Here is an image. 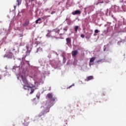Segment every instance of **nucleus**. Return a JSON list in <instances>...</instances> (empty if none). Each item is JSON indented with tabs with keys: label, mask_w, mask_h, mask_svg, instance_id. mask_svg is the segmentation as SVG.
Returning a JSON list of instances; mask_svg holds the SVG:
<instances>
[{
	"label": "nucleus",
	"mask_w": 126,
	"mask_h": 126,
	"mask_svg": "<svg viewBox=\"0 0 126 126\" xmlns=\"http://www.w3.org/2000/svg\"><path fill=\"white\" fill-rule=\"evenodd\" d=\"M12 70L15 73L17 79L19 80H20L23 86V88H24L25 90H27V89L29 91L31 90V92H30V94H33L34 90H36V86H39L40 84H43V83H44V81H40L38 79H36L34 80L35 85L29 84L27 79H26V77L25 76V71L23 69H20L19 65L14 66L13 67Z\"/></svg>",
	"instance_id": "obj_1"
},
{
	"label": "nucleus",
	"mask_w": 126,
	"mask_h": 126,
	"mask_svg": "<svg viewBox=\"0 0 126 126\" xmlns=\"http://www.w3.org/2000/svg\"><path fill=\"white\" fill-rule=\"evenodd\" d=\"M47 97L49 99H50L51 101L48 100L44 106L41 107V109L42 110L43 112L40 113L38 116H36L34 118V121L42 120L41 117L46 115L47 113H49V112H50V108L53 106V103H54V101L56 100V98L55 97H53V94H47Z\"/></svg>",
	"instance_id": "obj_2"
},
{
	"label": "nucleus",
	"mask_w": 126,
	"mask_h": 126,
	"mask_svg": "<svg viewBox=\"0 0 126 126\" xmlns=\"http://www.w3.org/2000/svg\"><path fill=\"white\" fill-rule=\"evenodd\" d=\"M12 51H15V49H11L9 51L7 52L3 56V58H7V59H11L13 57V52Z\"/></svg>",
	"instance_id": "obj_3"
},
{
	"label": "nucleus",
	"mask_w": 126,
	"mask_h": 126,
	"mask_svg": "<svg viewBox=\"0 0 126 126\" xmlns=\"http://www.w3.org/2000/svg\"><path fill=\"white\" fill-rule=\"evenodd\" d=\"M5 70L4 71H0V79H1L2 76H5V74L6 73V70L7 69V65L5 67Z\"/></svg>",
	"instance_id": "obj_4"
},
{
	"label": "nucleus",
	"mask_w": 126,
	"mask_h": 126,
	"mask_svg": "<svg viewBox=\"0 0 126 126\" xmlns=\"http://www.w3.org/2000/svg\"><path fill=\"white\" fill-rule=\"evenodd\" d=\"M94 61H95V58L94 57H93L90 59V63H89L90 66H91V65H93V64H94Z\"/></svg>",
	"instance_id": "obj_5"
},
{
	"label": "nucleus",
	"mask_w": 126,
	"mask_h": 126,
	"mask_svg": "<svg viewBox=\"0 0 126 126\" xmlns=\"http://www.w3.org/2000/svg\"><path fill=\"white\" fill-rule=\"evenodd\" d=\"M37 2V0H29V3L28 2H27L26 4L27 6H28V5H31L32 4V2Z\"/></svg>",
	"instance_id": "obj_6"
},
{
	"label": "nucleus",
	"mask_w": 126,
	"mask_h": 126,
	"mask_svg": "<svg viewBox=\"0 0 126 126\" xmlns=\"http://www.w3.org/2000/svg\"><path fill=\"white\" fill-rule=\"evenodd\" d=\"M29 118H27L25 119L24 122L23 123L24 126H28V125H29V122H28Z\"/></svg>",
	"instance_id": "obj_7"
},
{
	"label": "nucleus",
	"mask_w": 126,
	"mask_h": 126,
	"mask_svg": "<svg viewBox=\"0 0 126 126\" xmlns=\"http://www.w3.org/2000/svg\"><path fill=\"white\" fill-rule=\"evenodd\" d=\"M80 13H81V12L78 10H77L73 12L72 14H73V15H76V14H80Z\"/></svg>",
	"instance_id": "obj_8"
},
{
	"label": "nucleus",
	"mask_w": 126,
	"mask_h": 126,
	"mask_svg": "<svg viewBox=\"0 0 126 126\" xmlns=\"http://www.w3.org/2000/svg\"><path fill=\"white\" fill-rule=\"evenodd\" d=\"M92 79H94V78L93 77V76H90L87 78V79H85L86 81H89V80H91Z\"/></svg>",
	"instance_id": "obj_9"
},
{
	"label": "nucleus",
	"mask_w": 126,
	"mask_h": 126,
	"mask_svg": "<svg viewBox=\"0 0 126 126\" xmlns=\"http://www.w3.org/2000/svg\"><path fill=\"white\" fill-rule=\"evenodd\" d=\"M42 52H43V48H41V47H39L37 49V51L36 53H39V54H40V53H42Z\"/></svg>",
	"instance_id": "obj_10"
},
{
	"label": "nucleus",
	"mask_w": 126,
	"mask_h": 126,
	"mask_svg": "<svg viewBox=\"0 0 126 126\" xmlns=\"http://www.w3.org/2000/svg\"><path fill=\"white\" fill-rule=\"evenodd\" d=\"M73 57H76V55L78 54V51L77 50H75L74 51L72 52Z\"/></svg>",
	"instance_id": "obj_11"
},
{
	"label": "nucleus",
	"mask_w": 126,
	"mask_h": 126,
	"mask_svg": "<svg viewBox=\"0 0 126 126\" xmlns=\"http://www.w3.org/2000/svg\"><path fill=\"white\" fill-rule=\"evenodd\" d=\"M29 25V20H26L25 23L23 24V26L24 27H26V26H28Z\"/></svg>",
	"instance_id": "obj_12"
},
{
	"label": "nucleus",
	"mask_w": 126,
	"mask_h": 126,
	"mask_svg": "<svg viewBox=\"0 0 126 126\" xmlns=\"http://www.w3.org/2000/svg\"><path fill=\"white\" fill-rule=\"evenodd\" d=\"M41 21H42V19L41 18H39L37 20H36L35 21V23H36V24H38V23L39 24H40Z\"/></svg>",
	"instance_id": "obj_13"
},
{
	"label": "nucleus",
	"mask_w": 126,
	"mask_h": 126,
	"mask_svg": "<svg viewBox=\"0 0 126 126\" xmlns=\"http://www.w3.org/2000/svg\"><path fill=\"white\" fill-rule=\"evenodd\" d=\"M21 1H22V0H17L16 2L17 3L18 6H19L21 4Z\"/></svg>",
	"instance_id": "obj_14"
},
{
	"label": "nucleus",
	"mask_w": 126,
	"mask_h": 126,
	"mask_svg": "<svg viewBox=\"0 0 126 126\" xmlns=\"http://www.w3.org/2000/svg\"><path fill=\"white\" fill-rule=\"evenodd\" d=\"M66 43H67L66 44L67 45H68V44H70V42H71L70 38H67L66 39Z\"/></svg>",
	"instance_id": "obj_15"
},
{
	"label": "nucleus",
	"mask_w": 126,
	"mask_h": 126,
	"mask_svg": "<svg viewBox=\"0 0 126 126\" xmlns=\"http://www.w3.org/2000/svg\"><path fill=\"white\" fill-rule=\"evenodd\" d=\"M99 3H104V0H98V1L96 3V5H98Z\"/></svg>",
	"instance_id": "obj_16"
},
{
	"label": "nucleus",
	"mask_w": 126,
	"mask_h": 126,
	"mask_svg": "<svg viewBox=\"0 0 126 126\" xmlns=\"http://www.w3.org/2000/svg\"><path fill=\"white\" fill-rule=\"evenodd\" d=\"M56 34L57 35V36H58V38H61V37L60 36H61V33H60V32H56Z\"/></svg>",
	"instance_id": "obj_17"
},
{
	"label": "nucleus",
	"mask_w": 126,
	"mask_h": 126,
	"mask_svg": "<svg viewBox=\"0 0 126 126\" xmlns=\"http://www.w3.org/2000/svg\"><path fill=\"white\" fill-rule=\"evenodd\" d=\"M78 28H79L78 26H76L74 27V29H75V32H77V30H78Z\"/></svg>",
	"instance_id": "obj_18"
},
{
	"label": "nucleus",
	"mask_w": 126,
	"mask_h": 126,
	"mask_svg": "<svg viewBox=\"0 0 126 126\" xmlns=\"http://www.w3.org/2000/svg\"><path fill=\"white\" fill-rule=\"evenodd\" d=\"M47 18H48V16H44L42 17V19H43V20H46Z\"/></svg>",
	"instance_id": "obj_19"
},
{
	"label": "nucleus",
	"mask_w": 126,
	"mask_h": 126,
	"mask_svg": "<svg viewBox=\"0 0 126 126\" xmlns=\"http://www.w3.org/2000/svg\"><path fill=\"white\" fill-rule=\"evenodd\" d=\"M36 97L37 98V99H39L40 98V93H38L36 94Z\"/></svg>",
	"instance_id": "obj_20"
},
{
	"label": "nucleus",
	"mask_w": 126,
	"mask_h": 126,
	"mask_svg": "<svg viewBox=\"0 0 126 126\" xmlns=\"http://www.w3.org/2000/svg\"><path fill=\"white\" fill-rule=\"evenodd\" d=\"M7 42V39H5V40H3L2 44H6V42Z\"/></svg>",
	"instance_id": "obj_21"
},
{
	"label": "nucleus",
	"mask_w": 126,
	"mask_h": 126,
	"mask_svg": "<svg viewBox=\"0 0 126 126\" xmlns=\"http://www.w3.org/2000/svg\"><path fill=\"white\" fill-rule=\"evenodd\" d=\"M103 1H104V2H105V3H109V0H103Z\"/></svg>",
	"instance_id": "obj_22"
},
{
	"label": "nucleus",
	"mask_w": 126,
	"mask_h": 126,
	"mask_svg": "<svg viewBox=\"0 0 126 126\" xmlns=\"http://www.w3.org/2000/svg\"><path fill=\"white\" fill-rule=\"evenodd\" d=\"M46 36H47V37H51V35H50V32H49V33H48L46 35Z\"/></svg>",
	"instance_id": "obj_23"
},
{
	"label": "nucleus",
	"mask_w": 126,
	"mask_h": 126,
	"mask_svg": "<svg viewBox=\"0 0 126 126\" xmlns=\"http://www.w3.org/2000/svg\"><path fill=\"white\" fill-rule=\"evenodd\" d=\"M54 13H56V11H54L51 12V14H54Z\"/></svg>",
	"instance_id": "obj_24"
},
{
	"label": "nucleus",
	"mask_w": 126,
	"mask_h": 126,
	"mask_svg": "<svg viewBox=\"0 0 126 126\" xmlns=\"http://www.w3.org/2000/svg\"><path fill=\"white\" fill-rule=\"evenodd\" d=\"M81 37L82 38H84V37H85L84 34H81Z\"/></svg>",
	"instance_id": "obj_25"
},
{
	"label": "nucleus",
	"mask_w": 126,
	"mask_h": 126,
	"mask_svg": "<svg viewBox=\"0 0 126 126\" xmlns=\"http://www.w3.org/2000/svg\"><path fill=\"white\" fill-rule=\"evenodd\" d=\"M100 62H102V60H100L97 61V63H100Z\"/></svg>",
	"instance_id": "obj_26"
},
{
	"label": "nucleus",
	"mask_w": 126,
	"mask_h": 126,
	"mask_svg": "<svg viewBox=\"0 0 126 126\" xmlns=\"http://www.w3.org/2000/svg\"><path fill=\"white\" fill-rule=\"evenodd\" d=\"M29 48V47L28 46H26V49H27V51H28Z\"/></svg>",
	"instance_id": "obj_27"
},
{
	"label": "nucleus",
	"mask_w": 126,
	"mask_h": 126,
	"mask_svg": "<svg viewBox=\"0 0 126 126\" xmlns=\"http://www.w3.org/2000/svg\"><path fill=\"white\" fill-rule=\"evenodd\" d=\"M94 32H99V31H98V30H95L94 31Z\"/></svg>",
	"instance_id": "obj_28"
},
{
	"label": "nucleus",
	"mask_w": 126,
	"mask_h": 126,
	"mask_svg": "<svg viewBox=\"0 0 126 126\" xmlns=\"http://www.w3.org/2000/svg\"><path fill=\"white\" fill-rule=\"evenodd\" d=\"M63 62H65V59L64 58H63Z\"/></svg>",
	"instance_id": "obj_29"
},
{
	"label": "nucleus",
	"mask_w": 126,
	"mask_h": 126,
	"mask_svg": "<svg viewBox=\"0 0 126 126\" xmlns=\"http://www.w3.org/2000/svg\"><path fill=\"white\" fill-rule=\"evenodd\" d=\"M19 37H22V34H20L19 35Z\"/></svg>",
	"instance_id": "obj_30"
},
{
	"label": "nucleus",
	"mask_w": 126,
	"mask_h": 126,
	"mask_svg": "<svg viewBox=\"0 0 126 126\" xmlns=\"http://www.w3.org/2000/svg\"><path fill=\"white\" fill-rule=\"evenodd\" d=\"M104 51H106V48H104V50H103Z\"/></svg>",
	"instance_id": "obj_31"
},
{
	"label": "nucleus",
	"mask_w": 126,
	"mask_h": 126,
	"mask_svg": "<svg viewBox=\"0 0 126 126\" xmlns=\"http://www.w3.org/2000/svg\"><path fill=\"white\" fill-rule=\"evenodd\" d=\"M48 17H51V15L47 16Z\"/></svg>",
	"instance_id": "obj_32"
},
{
	"label": "nucleus",
	"mask_w": 126,
	"mask_h": 126,
	"mask_svg": "<svg viewBox=\"0 0 126 126\" xmlns=\"http://www.w3.org/2000/svg\"><path fill=\"white\" fill-rule=\"evenodd\" d=\"M2 23V22L0 21V24H1Z\"/></svg>",
	"instance_id": "obj_33"
},
{
	"label": "nucleus",
	"mask_w": 126,
	"mask_h": 126,
	"mask_svg": "<svg viewBox=\"0 0 126 126\" xmlns=\"http://www.w3.org/2000/svg\"><path fill=\"white\" fill-rule=\"evenodd\" d=\"M125 41H122L121 43H124Z\"/></svg>",
	"instance_id": "obj_34"
},
{
	"label": "nucleus",
	"mask_w": 126,
	"mask_h": 126,
	"mask_svg": "<svg viewBox=\"0 0 126 126\" xmlns=\"http://www.w3.org/2000/svg\"><path fill=\"white\" fill-rule=\"evenodd\" d=\"M14 8H15V7H16V6H14Z\"/></svg>",
	"instance_id": "obj_35"
},
{
	"label": "nucleus",
	"mask_w": 126,
	"mask_h": 126,
	"mask_svg": "<svg viewBox=\"0 0 126 126\" xmlns=\"http://www.w3.org/2000/svg\"><path fill=\"white\" fill-rule=\"evenodd\" d=\"M118 44H120V41H119V42H118Z\"/></svg>",
	"instance_id": "obj_36"
},
{
	"label": "nucleus",
	"mask_w": 126,
	"mask_h": 126,
	"mask_svg": "<svg viewBox=\"0 0 126 126\" xmlns=\"http://www.w3.org/2000/svg\"><path fill=\"white\" fill-rule=\"evenodd\" d=\"M28 64H29H29H30L29 62L28 63Z\"/></svg>",
	"instance_id": "obj_37"
},
{
	"label": "nucleus",
	"mask_w": 126,
	"mask_h": 126,
	"mask_svg": "<svg viewBox=\"0 0 126 126\" xmlns=\"http://www.w3.org/2000/svg\"><path fill=\"white\" fill-rule=\"evenodd\" d=\"M71 86H70L69 87V88H70V87H71Z\"/></svg>",
	"instance_id": "obj_38"
},
{
	"label": "nucleus",
	"mask_w": 126,
	"mask_h": 126,
	"mask_svg": "<svg viewBox=\"0 0 126 126\" xmlns=\"http://www.w3.org/2000/svg\"><path fill=\"white\" fill-rule=\"evenodd\" d=\"M21 46H23V45H22V44H21Z\"/></svg>",
	"instance_id": "obj_39"
},
{
	"label": "nucleus",
	"mask_w": 126,
	"mask_h": 126,
	"mask_svg": "<svg viewBox=\"0 0 126 126\" xmlns=\"http://www.w3.org/2000/svg\"><path fill=\"white\" fill-rule=\"evenodd\" d=\"M20 63H21V61H20Z\"/></svg>",
	"instance_id": "obj_40"
},
{
	"label": "nucleus",
	"mask_w": 126,
	"mask_h": 126,
	"mask_svg": "<svg viewBox=\"0 0 126 126\" xmlns=\"http://www.w3.org/2000/svg\"><path fill=\"white\" fill-rule=\"evenodd\" d=\"M35 99H36V98H34L33 100H35Z\"/></svg>",
	"instance_id": "obj_41"
},
{
	"label": "nucleus",
	"mask_w": 126,
	"mask_h": 126,
	"mask_svg": "<svg viewBox=\"0 0 126 126\" xmlns=\"http://www.w3.org/2000/svg\"><path fill=\"white\" fill-rule=\"evenodd\" d=\"M86 38H87V36H86Z\"/></svg>",
	"instance_id": "obj_42"
},
{
	"label": "nucleus",
	"mask_w": 126,
	"mask_h": 126,
	"mask_svg": "<svg viewBox=\"0 0 126 126\" xmlns=\"http://www.w3.org/2000/svg\"><path fill=\"white\" fill-rule=\"evenodd\" d=\"M59 4H60V3H59Z\"/></svg>",
	"instance_id": "obj_43"
}]
</instances>
